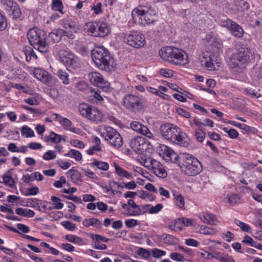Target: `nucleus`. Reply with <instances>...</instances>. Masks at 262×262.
<instances>
[{"mask_svg": "<svg viewBox=\"0 0 262 262\" xmlns=\"http://www.w3.org/2000/svg\"><path fill=\"white\" fill-rule=\"evenodd\" d=\"M224 130L228 134L229 136L231 138L235 139L238 136V132L234 129H230L229 130H228L227 128H224Z\"/></svg>", "mask_w": 262, "mask_h": 262, "instance_id": "nucleus-56", "label": "nucleus"}, {"mask_svg": "<svg viewBox=\"0 0 262 262\" xmlns=\"http://www.w3.org/2000/svg\"><path fill=\"white\" fill-rule=\"evenodd\" d=\"M82 224L85 227H89L92 226L94 228L98 229L101 228L102 226L101 222L95 218L85 219Z\"/></svg>", "mask_w": 262, "mask_h": 262, "instance_id": "nucleus-23", "label": "nucleus"}, {"mask_svg": "<svg viewBox=\"0 0 262 262\" xmlns=\"http://www.w3.org/2000/svg\"><path fill=\"white\" fill-rule=\"evenodd\" d=\"M170 257L173 260L177 261H183L184 260V256L177 252H172L170 254Z\"/></svg>", "mask_w": 262, "mask_h": 262, "instance_id": "nucleus-49", "label": "nucleus"}, {"mask_svg": "<svg viewBox=\"0 0 262 262\" xmlns=\"http://www.w3.org/2000/svg\"><path fill=\"white\" fill-rule=\"evenodd\" d=\"M3 182L5 184L11 188H13L15 185V182L11 176L4 175L3 177Z\"/></svg>", "mask_w": 262, "mask_h": 262, "instance_id": "nucleus-41", "label": "nucleus"}, {"mask_svg": "<svg viewBox=\"0 0 262 262\" xmlns=\"http://www.w3.org/2000/svg\"><path fill=\"white\" fill-rule=\"evenodd\" d=\"M56 157V154L53 151L49 150L44 154L42 158L46 160H49L55 159Z\"/></svg>", "mask_w": 262, "mask_h": 262, "instance_id": "nucleus-55", "label": "nucleus"}, {"mask_svg": "<svg viewBox=\"0 0 262 262\" xmlns=\"http://www.w3.org/2000/svg\"><path fill=\"white\" fill-rule=\"evenodd\" d=\"M133 18L136 16H144V20L148 24H153L156 20L155 10L150 5H140L135 8L132 12Z\"/></svg>", "mask_w": 262, "mask_h": 262, "instance_id": "nucleus-7", "label": "nucleus"}, {"mask_svg": "<svg viewBox=\"0 0 262 262\" xmlns=\"http://www.w3.org/2000/svg\"><path fill=\"white\" fill-rule=\"evenodd\" d=\"M173 195L176 200L175 203L176 205L181 208L183 207L185 204L184 198L179 193H173Z\"/></svg>", "mask_w": 262, "mask_h": 262, "instance_id": "nucleus-36", "label": "nucleus"}, {"mask_svg": "<svg viewBox=\"0 0 262 262\" xmlns=\"http://www.w3.org/2000/svg\"><path fill=\"white\" fill-rule=\"evenodd\" d=\"M110 29L105 23L98 24L96 37H104L109 33Z\"/></svg>", "mask_w": 262, "mask_h": 262, "instance_id": "nucleus-25", "label": "nucleus"}, {"mask_svg": "<svg viewBox=\"0 0 262 262\" xmlns=\"http://www.w3.org/2000/svg\"><path fill=\"white\" fill-rule=\"evenodd\" d=\"M144 162L145 163H149V165H147V167H150L153 173L155 172V170L162 165L160 162L154 159H147Z\"/></svg>", "mask_w": 262, "mask_h": 262, "instance_id": "nucleus-31", "label": "nucleus"}, {"mask_svg": "<svg viewBox=\"0 0 262 262\" xmlns=\"http://www.w3.org/2000/svg\"><path fill=\"white\" fill-rule=\"evenodd\" d=\"M156 176L159 177V178H164L167 177V172L166 170L164 169V167L162 165L158 168L155 170L154 172Z\"/></svg>", "mask_w": 262, "mask_h": 262, "instance_id": "nucleus-42", "label": "nucleus"}, {"mask_svg": "<svg viewBox=\"0 0 262 262\" xmlns=\"http://www.w3.org/2000/svg\"><path fill=\"white\" fill-rule=\"evenodd\" d=\"M132 129L137 133L144 135L150 139H154V136L149 129L145 125L138 121H132L130 124Z\"/></svg>", "mask_w": 262, "mask_h": 262, "instance_id": "nucleus-19", "label": "nucleus"}, {"mask_svg": "<svg viewBox=\"0 0 262 262\" xmlns=\"http://www.w3.org/2000/svg\"><path fill=\"white\" fill-rule=\"evenodd\" d=\"M27 37L35 49L42 53L48 52L49 46L46 42L47 35L44 31L36 27L31 28L28 32Z\"/></svg>", "mask_w": 262, "mask_h": 262, "instance_id": "nucleus-2", "label": "nucleus"}, {"mask_svg": "<svg viewBox=\"0 0 262 262\" xmlns=\"http://www.w3.org/2000/svg\"><path fill=\"white\" fill-rule=\"evenodd\" d=\"M67 33V31L61 29H58L54 30L52 32L50 33L49 37L53 42H58L61 40L62 37L64 35H66Z\"/></svg>", "mask_w": 262, "mask_h": 262, "instance_id": "nucleus-22", "label": "nucleus"}, {"mask_svg": "<svg viewBox=\"0 0 262 262\" xmlns=\"http://www.w3.org/2000/svg\"><path fill=\"white\" fill-rule=\"evenodd\" d=\"M76 88L78 90L82 91L88 88V84L84 81H81L76 83Z\"/></svg>", "mask_w": 262, "mask_h": 262, "instance_id": "nucleus-63", "label": "nucleus"}, {"mask_svg": "<svg viewBox=\"0 0 262 262\" xmlns=\"http://www.w3.org/2000/svg\"><path fill=\"white\" fill-rule=\"evenodd\" d=\"M233 124L234 126L240 128L248 132L255 133V132L256 131V129L254 127H251L245 124H241L240 123L237 122L234 123Z\"/></svg>", "mask_w": 262, "mask_h": 262, "instance_id": "nucleus-38", "label": "nucleus"}, {"mask_svg": "<svg viewBox=\"0 0 262 262\" xmlns=\"http://www.w3.org/2000/svg\"><path fill=\"white\" fill-rule=\"evenodd\" d=\"M92 166H96L97 168L102 170H107L109 168L108 164L105 162L99 161L94 159V161L91 163Z\"/></svg>", "mask_w": 262, "mask_h": 262, "instance_id": "nucleus-30", "label": "nucleus"}, {"mask_svg": "<svg viewBox=\"0 0 262 262\" xmlns=\"http://www.w3.org/2000/svg\"><path fill=\"white\" fill-rule=\"evenodd\" d=\"M130 146L137 154H140L146 150L147 144L145 138L141 137H135L130 141Z\"/></svg>", "mask_w": 262, "mask_h": 262, "instance_id": "nucleus-18", "label": "nucleus"}, {"mask_svg": "<svg viewBox=\"0 0 262 262\" xmlns=\"http://www.w3.org/2000/svg\"><path fill=\"white\" fill-rule=\"evenodd\" d=\"M123 41L128 46L136 49L142 48L146 43L144 35L142 33L135 32L124 34Z\"/></svg>", "mask_w": 262, "mask_h": 262, "instance_id": "nucleus-9", "label": "nucleus"}, {"mask_svg": "<svg viewBox=\"0 0 262 262\" xmlns=\"http://www.w3.org/2000/svg\"><path fill=\"white\" fill-rule=\"evenodd\" d=\"M200 217L205 223L211 225H216L219 222L215 215L208 212H202L200 215Z\"/></svg>", "mask_w": 262, "mask_h": 262, "instance_id": "nucleus-21", "label": "nucleus"}, {"mask_svg": "<svg viewBox=\"0 0 262 262\" xmlns=\"http://www.w3.org/2000/svg\"><path fill=\"white\" fill-rule=\"evenodd\" d=\"M67 174L70 175L71 179L73 180H79L81 178L80 173L77 170L70 169Z\"/></svg>", "mask_w": 262, "mask_h": 262, "instance_id": "nucleus-46", "label": "nucleus"}, {"mask_svg": "<svg viewBox=\"0 0 262 262\" xmlns=\"http://www.w3.org/2000/svg\"><path fill=\"white\" fill-rule=\"evenodd\" d=\"M228 202L232 205L236 203L238 199L237 195L235 194H231L230 195H228Z\"/></svg>", "mask_w": 262, "mask_h": 262, "instance_id": "nucleus-64", "label": "nucleus"}, {"mask_svg": "<svg viewBox=\"0 0 262 262\" xmlns=\"http://www.w3.org/2000/svg\"><path fill=\"white\" fill-rule=\"evenodd\" d=\"M123 105L128 111L136 113L142 107V100L137 95L127 94L123 99Z\"/></svg>", "mask_w": 262, "mask_h": 262, "instance_id": "nucleus-10", "label": "nucleus"}, {"mask_svg": "<svg viewBox=\"0 0 262 262\" xmlns=\"http://www.w3.org/2000/svg\"><path fill=\"white\" fill-rule=\"evenodd\" d=\"M181 154L179 156H178L174 151L172 153L170 157L168 159V157L166 158L167 161L171 162L172 163H178V165L180 164V157H181Z\"/></svg>", "mask_w": 262, "mask_h": 262, "instance_id": "nucleus-44", "label": "nucleus"}, {"mask_svg": "<svg viewBox=\"0 0 262 262\" xmlns=\"http://www.w3.org/2000/svg\"><path fill=\"white\" fill-rule=\"evenodd\" d=\"M65 238L68 241L73 243H79L81 241V239L79 237L72 234L66 235Z\"/></svg>", "mask_w": 262, "mask_h": 262, "instance_id": "nucleus-50", "label": "nucleus"}, {"mask_svg": "<svg viewBox=\"0 0 262 262\" xmlns=\"http://www.w3.org/2000/svg\"><path fill=\"white\" fill-rule=\"evenodd\" d=\"M216 57L208 52L202 54L199 57L200 62L202 66H204L208 70L214 71L216 70V67L214 64H216L217 67L220 63L216 59Z\"/></svg>", "mask_w": 262, "mask_h": 262, "instance_id": "nucleus-15", "label": "nucleus"}, {"mask_svg": "<svg viewBox=\"0 0 262 262\" xmlns=\"http://www.w3.org/2000/svg\"><path fill=\"white\" fill-rule=\"evenodd\" d=\"M7 21L4 16L0 13V31L4 30L7 27Z\"/></svg>", "mask_w": 262, "mask_h": 262, "instance_id": "nucleus-61", "label": "nucleus"}, {"mask_svg": "<svg viewBox=\"0 0 262 262\" xmlns=\"http://www.w3.org/2000/svg\"><path fill=\"white\" fill-rule=\"evenodd\" d=\"M101 135L114 147L118 149L123 144L122 139L117 131L109 126H104Z\"/></svg>", "mask_w": 262, "mask_h": 262, "instance_id": "nucleus-8", "label": "nucleus"}, {"mask_svg": "<svg viewBox=\"0 0 262 262\" xmlns=\"http://www.w3.org/2000/svg\"><path fill=\"white\" fill-rule=\"evenodd\" d=\"M182 220L184 222V227H195V225L196 224L195 221L192 219L182 217Z\"/></svg>", "mask_w": 262, "mask_h": 262, "instance_id": "nucleus-51", "label": "nucleus"}, {"mask_svg": "<svg viewBox=\"0 0 262 262\" xmlns=\"http://www.w3.org/2000/svg\"><path fill=\"white\" fill-rule=\"evenodd\" d=\"M137 253L141 256L143 257L144 258H147L150 256V252L148 250L142 248H139L137 251Z\"/></svg>", "mask_w": 262, "mask_h": 262, "instance_id": "nucleus-52", "label": "nucleus"}, {"mask_svg": "<svg viewBox=\"0 0 262 262\" xmlns=\"http://www.w3.org/2000/svg\"><path fill=\"white\" fill-rule=\"evenodd\" d=\"M64 156L74 158L77 161L82 159V155L80 152L75 149H71L68 153L64 154Z\"/></svg>", "mask_w": 262, "mask_h": 262, "instance_id": "nucleus-33", "label": "nucleus"}, {"mask_svg": "<svg viewBox=\"0 0 262 262\" xmlns=\"http://www.w3.org/2000/svg\"><path fill=\"white\" fill-rule=\"evenodd\" d=\"M255 58L251 50L244 45H238L236 52L233 54L230 58L229 65L231 68H238L245 64L252 62Z\"/></svg>", "mask_w": 262, "mask_h": 262, "instance_id": "nucleus-1", "label": "nucleus"}, {"mask_svg": "<svg viewBox=\"0 0 262 262\" xmlns=\"http://www.w3.org/2000/svg\"><path fill=\"white\" fill-rule=\"evenodd\" d=\"M114 166L115 168V172L119 177H124L127 179H129L132 178V174L123 169L116 163H114Z\"/></svg>", "mask_w": 262, "mask_h": 262, "instance_id": "nucleus-26", "label": "nucleus"}, {"mask_svg": "<svg viewBox=\"0 0 262 262\" xmlns=\"http://www.w3.org/2000/svg\"><path fill=\"white\" fill-rule=\"evenodd\" d=\"M128 205L134 209V210L133 212H129V214L132 215H138L140 213L141 210L140 209L139 207L136 204L135 202L133 200H129L127 202Z\"/></svg>", "mask_w": 262, "mask_h": 262, "instance_id": "nucleus-35", "label": "nucleus"}, {"mask_svg": "<svg viewBox=\"0 0 262 262\" xmlns=\"http://www.w3.org/2000/svg\"><path fill=\"white\" fill-rule=\"evenodd\" d=\"M58 54L62 62L67 66L75 69L80 67L78 58L70 51L60 50Z\"/></svg>", "mask_w": 262, "mask_h": 262, "instance_id": "nucleus-11", "label": "nucleus"}, {"mask_svg": "<svg viewBox=\"0 0 262 262\" xmlns=\"http://www.w3.org/2000/svg\"><path fill=\"white\" fill-rule=\"evenodd\" d=\"M242 243L250 245L252 247H254L256 245V242H255L251 237L248 235H246L244 237L243 240L242 241Z\"/></svg>", "mask_w": 262, "mask_h": 262, "instance_id": "nucleus-53", "label": "nucleus"}, {"mask_svg": "<svg viewBox=\"0 0 262 262\" xmlns=\"http://www.w3.org/2000/svg\"><path fill=\"white\" fill-rule=\"evenodd\" d=\"M51 200L52 202H54V208L56 209H60L63 206V204L60 202V199L55 196H52L51 198Z\"/></svg>", "mask_w": 262, "mask_h": 262, "instance_id": "nucleus-47", "label": "nucleus"}, {"mask_svg": "<svg viewBox=\"0 0 262 262\" xmlns=\"http://www.w3.org/2000/svg\"><path fill=\"white\" fill-rule=\"evenodd\" d=\"M194 136L198 141L202 142L205 138V133L201 128H197L195 130Z\"/></svg>", "mask_w": 262, "mask_h": 262, "instance_id": "nucleus-39", "label": "nucleus"}, {"mask_svg": "<svg viewBox=\"0 0 262 262\" xmlns=\"http://www.w3.org/2000/svg\"><path fill=\"white\" fill-rule=\"evenodd\" d=\"M57 75L63 84L67 85L69 83V75L67 70H59L57 72Z\"/></svg>", "mask_w": 262, "mask_h": 262, "instance_id": "nucleus-29", "label": "nucleus"}, {"mask_svg": "<svg viewBox=\"0 0 262 262\" xmlns=\"http://www.w3.org/2000/svg\"><path fill=\"white\" fill-rule=\"evenodd\" d=\"M1 3L12 19L20 18L21 12L16 2L13 0H1Z\"/></svg>", "mask_w": 262, "mask_h": 262, "instance_id": "nucleus-12", "label": "nucleus"}, {"mask_svg": "<svg viewBox=\"0 0 262 262\" xmlns=\"http://www.w3.org/2000/svg\"><path fill=\"white\" fill-rule=\"evenodd\" d=\"M89 79L92 84L106 92L109 89V84L105 81L102 75L98 72H92L88 75Z\"/></svg>", "mask_w": 262, "mask_h": 262, "instance_id": "nucleus-16", "label": "nucleus"}, {"mask_svg": "<svg viewBox=\"0 0 262 262\" xmlns=\"http://www.w3.org/2000/svg\"><path fill=\"white\" fill-rule=\"evenodd\" d=\"M59 122L64 129L73 133L76 132V128L72 126V122L68 118H62L61 119L59 120Z\"/></svg>", "mask_w": 262, "mask_h": 262, "instance_id": "nucleus-28", "label": "nucleus"}, {"mask_svg": "<svg viewBox=\"0 0 262 262\" xmlns=\"http://www.w3.org/2000/svg\"><path fill=\"white\" fill-rule=\"evenodd\" d=\"M185 244L189 246L197 247L199 245V243L192 238H188L185 240Z\"/></svg>", "mask_w": 262, "mask_h": 262, "instance_id": "nucleus-60", "label": "nucleus"}, {"mask_svg": "<svg viewBox=\"0 0 262 262\" xmlns=\"http://www.w3.org/2000/svg\"><path fill=\"white\" fill-rule=\"evenodd\" d=\"M180 128L171 123L162 124L160 128L161 136L165 139L172 141L178 135Z\"/></svg>", "mask_w": 262, "mask_h": 262, "instance_id": "nucleus-13", "label": "nucleus"}, {"mask_svg": "<svg viewBox=\"0 0 262 262\" xmlns=\"http://www.w3.org/2000/svg\"><path fill=\"white\" fill-rule=\"evenodd\" d=\"M71 144L73 146H75L79 148H83L84 147V144L83 142L79 141L77 139H73L70 141Z\"/></svg>", "mask_w": 262, "mask_h": 262, "instance_id": "nucleus-57", "label": "nucleus"}, {"mask_svg": "<svg viewBox=\"0 0 262 262\" xmlns=\"http://www.w3.org/2000/svg\"><path fill=\"white\" fill-rule=\"evenodd\" d=\"M215 258L219 260L221 262H235L233 258L228 255L215 257Z\"/></svg>", "mask_w": 262, "mask_h": 262, "instance_id": "nucleus-58", "label": "nucleus"}, {"mask_svg": "<svg viewBox=\"0 0 262 262\" xmlns=\"http://www.w3.org/2000/svg\"><path fill=\"white\" fill-rule=\"evenodd\" d=\"M162 150L163 152V159L166 161V158L168 157V159L170 157L172 153L173 152V150L171 148H169L168 146L165 145H163L162 147Z\"/></svg>", "mask_w": 262, "mask_h": 262, "instance_id": "nucleus-43", "label": "nucleus"}, {"mask_svg": "<svg viewBox=\"0 0 262 262\" xmlns=\"http://www.w3.org/2000/svg\"><path fill=\"white\" fill-rule=\"evenodd\" d=\"M14 232H17L21 236H22L24 238H27L28 239L31 240V241H39V239H37L36 238H34L33 237H32L31 236L26 235L24 233H28L29 230H13Z\"/></svg>", "mask_w": 262, "mask_h": 262, "instance_id": "nucleus-45", "label": "nucleus"}, {"mask_svg": "<svg viewBox=\"0 0 262 262\" xmlns=\"http://www.w3.org/2000/svg\"><path fill=\"white\" fill-rule=\"evenodd\" d=\"M80 114L91 121L101 122L103 121V115L97 108L86 103H81L78 106Z\"/></svg>", "mask_w": 262, "mask_h": 262, "instance_id": "nucleus-6", "label": "nucleus"}, {"mask_svg": "<svg viewBox=\"0 0 262 262\" xmlns=\"http://www.w3.org/2000/svg\"><path fill=\"white\" fill-rule=\"evenodd\" d=\"M92 58L95 64L101 70L110 71V62L111 57L110 53L104 48H98L92 51Z\"/></svg>", "mask_w": 262, "mask_h": 262, "instance_id": "nucleus-5", "label": "nucleus"}, {"mask_svg": "<svg viewBox=\"0 0 262 262\" xmlns=\"http://www.w3.org/2000/svg\"><path fill=\"white\" fill-rule=\"evenodd\" d=\"M223 26L230 30L233 36L238 38H241L243 36L244 30L243 28L231 19H228L226 21L223 22Z\"/></svg>", "mask_w": 262, "mask_h": 262, "instance_id": "nucleus-17", "label": "nucleus"}, {"mask_svg": "<svg viewBox=\"0 0 262 262\" xmlns=\"http://www.w3.org/2000/svg\"><path fill=\"white\" fill-rule=\"evenodd\" d=\"M163 207L161 204H158L155 206H152L149 209L150 213H156L160 211Z\"/></svg>", "mask_w": 262, "mask_h": 262, "instance_id": "nucleus-62", "label": "nucleus"}, {"mask_svg": "<svg viewBox=\"0 0 262 262\" xmlns=\"http://www.w3.org/2000/svg\"><path fill=\"white\" fill-rule=\"evenodd\" d=\"M179 166L182 172L188 176H194L202 170V166L199 160L193 156L183 153L180 157Z\"/></svg>", "mask_w": 262, "mask_h": 262, "instance_id": "nucleus-3", "label": "nucleus"}, {"mask_svg": "<svg viewBox=\"0 0 262 262\" xmlns=\"http://www.w3.org/2000/svg\"><path fill=\"white\" fill-rule=\"evenodd\" d=\"M160 238L161 240L163 241L164 243L170 245L174 244L178 241V239L177 238L168 234L160 235Z\"/></svg>", "mask_w": 262, "mask_h": 262, "instance_id": "nucleus-32", "label": "nucleus"}, {"mask_svg": "<svg viewBox=\"0 0 262 262\" xmlns=\"http://www.w3.org/2000/svg\"><path fill=\"white\" fill-rule=\"evenodd\" d=\"M49 140L52 143H59L61 140V136L52 132L50 133Z\"/></svg>", "mask_w": 262, "mask_h": 262, "instance_id": "nucleus-48", "label": "nucleus"}, {"mask_svg": "<svg viewBox=\"0 0 262 262\" xmlns=\"http://www.w3.org/2000/svg\"><path fill=\"white\" fill-rule=\"evenodd\" d=\"M17 214L27 217H32L35 215L34 212L28 208H18L15 210Z\"/></svg>", "mask_w": 262, "mask_h": 262, "instance_id": "nucleus-27", "label": "nucleus"}, {"mask_svg": "<svg viewBox=\"0 0 262 262\" xmlns=\"http://www.w3.org/2000/svg\"><path fill=\"white\" fill-rule=\"evenodd\" d=\"M33 74L35 78L48 86H53L57 83L56 78H53L48 72L41 69H34Z\"/></svg>", "mask_w": 262, "mask_h": 262, "instance_id": "nucleus-14", "label": "nucleus"}, {"mask_svg": "<svg viewBox=\"0 0 262 262\" xmlns=\"http://www.w3.org/2000/svg\"><path fill=\"white\" fill-rule=\"evenodd\" d=\"M159 54L164 60L174 64L181 65L184 60L185 52L178 48L167 46L162 48L160 50Z\"/></svg>", "mask_w": 262, "mask_h": 262, "instance_id": "nucleus-4", "label": "nucleus"}, {"mask_svg": "<svg viewBox=\"0 0 262 262\" xmlns=\"http://www.w3.org/2000/svg\"><path fill=\"white\" fill-rule=\"evenodd\" d=\"M22 135L26 138L32 137L34 136V132L31 128L27 126H24L21 128Z\"/></svg>", "mask_w": 262, "mask_h": 262, "instance_id": "nucleus-40", "label": "nucleus"}, {"mask_svg": "<svg viewBox=\"0 0 262 262\" xmlns=\"http://www.w3.org/2000/svg\"><path fill=\"white\" fill-rule=\"evenodd\" d=\"M63 27L66 29H69L71 32H77L79 30V27L74 22L66 21L63 23Z\"/></svg>", "mask_w": 262, "mask_h": 262, "instance_id": "nucleus-34", "label": "nucleus"}, {"mask_svg": "<svg viewBox=\"0 0 262 262\" xmlns=\"http://www.w3.org/2000/svg\"><path fill=\"white\" fill-rule=\"evenodd\" d=\"M98 23L96 22H89L85 24L84 30L88 34L96 37Z\"/></svg>", "mask_w": 262, "mask_h": 262, "instance_id": "nucleus-24", "label": "nucleus"}, {"mask_svg": "<svg viewBox=\"0 0 262 262\" xmlns=\"http://www.w3.org/2000/svg\"><path fill=\"white\" fill-rule=\"evenodd\" d=\"M39 192V189L37 187H32L27 189V191L24 193L26 196L33 195L38 194Z\"/></svg>", "mask_w": 262, "mask_h": 262, "instance_id": "nucleus-54", "label": "nucleus"}, {"mask_svg": "<svg viewBox=\"0 0 262 262\" xmlns=\"http://www.w3.org/2000/svg\"><path fill=\"white\" fill-rule=\"evenodd\" d=\"M102 4L101 3H98L96 5H94L92 7V9L94 11L95 14H99L102 13L101 8Z\"/></svg>", "mask_w": 262, "mask_h": 262, "instance_id": "nucleus-59", "label": "nucleus"}, {"mask_svg": "<svg viewBox=\"0 0 262 262\" xmlns=\"http://www.w3.org/2000/svg\"><path fill=\"white\" fill-rule=\"evenodd\" d=\"M189 141L188 136L179 129L178 135H177L176 138L172 141L181 146L187 147L189 144Z\"/></svg>", "mask_w": 262, "mask_h": 262, "instance_id": "nucleus-20", "label": "nucleus"}, {"mask_svg": "<svg viewBox=\"0 0 262 262\" xmlns=\"http://www.w3.org/2000/svg\"><path fill=\"white\" fill-rule=\"evenodd\" d=\"M52 8L53 10L59 11L61 14H63L62 12L63 7L60 0L52 1Z\"/></svg>", "mask_w": 262, "mask_h": 262, "instance_id": "nucleus-37", "label": "nucleus"}]
</instances>
